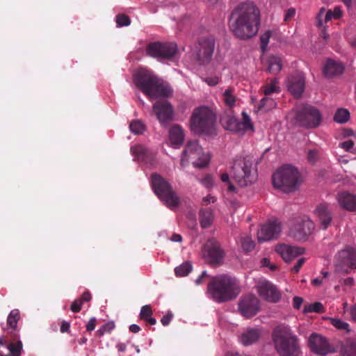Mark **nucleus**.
Instances as JSON below:
<instances>
[{
  "mask_svg": "<svg viewBox=\"0 0 356 356\" xmlns=\"http://www.w3.org/2000/svg\"><path fill=\"white\" fill-rule=\"evenodd\" d=\"M336 272L348 274L350 270L356 268V250L346 247L339 251L334 257Z\"/></svg>",
  "mask_w": 356,
  "mask_h": 356,
  "instance_id": "11",
  "label": "nucleus"
},
{
  "mask_svg": "<svg viewBox=\"0 0 356 356\" xmlns=\"http://www.w3.org/2000/svg\"><path fill=\"white\" fill-rule=\"evenodd\" d=\"M152 315V310L150 305H146L141 307L140 317L141 319L145 320L147 317Z\"/></svg>",
  "mask_w": 356,
  "mask_h": 356,
  "instance_id": "49",
  "label": "nucleus"
},
{
  "mask_svg": "<svg viewBox=\"0 0 356 356\" xmlns=\"http://www.w3.org/2000/svg\"><path fill=\"white\" fill-rule=\"evenodd\" d=\"M19 318V311L17 309H13L7 318L8 325L13 329H15Z\"/></svg>",
  "mask_w": 356,
  "mask_h": 356,
  "instance_id": "37",
  "label": "nucleus"
},
{
  "mask_svg": "<svg viewBox=\"0 0 356 356\" xmlns=\"http://www.w3.org/2000/svg\"><path fill=\"white\" fill-rule=\"evenodd\" d=\"M281 231V225L277 220H270L258 230V241L262 243L276 238L280 234Z\"/></svg>",
  "mask_w": 356,
  "mask_h": 356,
  "instance_id": "19",
  "label": "nucleus"
},
{
  "mask_svg": "<svg viewBox=\"0 0 356 356\" xmlns=\"http://www.w3.org/2000/svg\"><path fill=\"white\" fill-rule=\"evenodd\" d=\"M144 124L138 120L132 121L129 124L130 131L135 134H141L145 131Z\"/></svg>",
  "mask_w": 356,
  "mask_h": 356,
  "instance_id": "39",
  "label": "nucleus"
},
{
  "mask_svg": "<svg viewBox=\"0 0 356 356\" xmlns=\"http://www.w3.org/2000/svg\"><path fill=\"white\" fill-rule=\"evenodd\" d=\"M173 318V314L171 312H168L165 315H164L161 319V322L163 326H166L169 325L170 321Z\"/></svg>",
  "mask_w": 356,
  "mask_h": 356,
  "instance_id": "55",
  "label": "nucleus"
},
{
  "mask_svg": "<svg viewBox=\"0 0 356 356\" xmlns=\"http://www.w3.org/2000/svg\"><path fill=\"white\" fill-rule=\"evenodd\" d=\"M131 152L134 156V160L147 163L153 158L152 152L143 145L132 146L131 147Z\"/></svg>",
  "mask_w": 356,
  "mask_h": 356,
  "instance_id": "27",
  "label": "nucleus"
},
{
  "mask_svg": "<svg viewBox=\"0 0 356 356\" xmlns=\"http://www.w3.org/2000/svg\"><path fill=\"white\" fill-rule=\"evenodd\" d=\"M22 348V343L18 341L17 343H10L8 346V349L11 353L12 356H19Z\"/></svg>",
  "mask_w": 356,
  "mask_h": 356,
  "instance_id": "44",
  "label": "nucleus"
},
{
  "mask_svg": "<svg viewBox=\"0 0 356 356\" xmlns=\"http://www.w3.org/2000/svg\"><path fill=\"white\" fill-rule=\"evenodd\" d=\"M337 202L343 209L350 211H356V195L347 192H342L337 195Z\"/></svg>",
  "mask_w": 356,
  "mask_h": 356,
  "instance_id": "25",
  "label": "nucleus"
},
{
  "mask_svg": "<svg viewBox=\"0 0 356 356\" xmlns=\"http://www.w3.org/2000/svg\"><path fill=\"white\" fill-rule=\"evenodd\" d=\"M152 110L159 122L163 125H167L173 119V108L165 99L159 100L154 103Z\"/></svg>",
  "mask_w": 356,
  "mask_h": 356,
  "instance_id": "18",
  "label": "nucleus"
},
{
  "mask_svg": "<svg viewBox=\"0 0 356 356\" xmlns=\"http://www.w3.org/2000/svg\"><path fill=\"white\" fill-rule=\"evenodd\" d=\"M257 292L261 297L272 302H278L281 298V294L277 288L266 280L261 281L258 284Z\"/></svg>",
  "mask_w": 356,
  "mask_h": 356,
  "instance_id": "21",
  "label": "nucleus"
},
{
  "mask_svg": "<svg viewBox=\"0 0 356 356\" xmlns=\"http://www.w3.org/2000/svg\"><path fill=\"white\" fill-rule=\"evenodd\" d=\"M241 247L245 252H251L254 250L255 244L250 236L241 237Z\"/></svg>",
  "mask_w": 356,
  "mask_h": 356,
  "instance_id": "41",
  "label": "nucleus"
},
{
  "mask_svg": "<svg viewBox=\"0 0 356 356\" xmlns=\"http://www.w3.org/2000/svg\"><path fill=\"white\" fill-rule=\"evenodd\" d=\"M220 179L223 183L227 184V191L235 193L236 192V187L231 183L229 176L227 173H223L220 176Z\"/></svg>",
  "mask_w": 356,
  "mask_h": 356,
  "instance_id": "46",
  "label": "nucleus"
},
{
  "mask_svg": "<svg viewBox=\"0 0 356 356\" xmlns=\"http://www.w3.org/2000/svg\"><path fill=\"white\" fill-rule=\"evenodd\" d=\"M305 262V258L299 259L298 260L296 264L293 267L292 270L296 273H298L300 268L302 267V266L304 264Z\"/></svg>",
  "mask_w": 356,
  "mask_h": 356,
  "instance_id": "59",
  "label": "nucleus"
},
{
  "mask_svg": "<svg viewBox=\"0 0 356 356\" xmlns=\"http://www.w3.org/2000/svg\"><path fill=\"white\" fill-rule=\"evenodd\" d=\"M270 36L271 32L270 31H267L260 37L261 49L263 53H264L267 50V47L269 43Z\"/></svg>",
  "mask_w": 356,
  "mask_h": 356,
  "instance_id": "43",
  "label": "nucleus"
},
{
  "mask_svg": "<svg viewBox=\"0 0 356 356\" xmlns=\"http://www.w3.org/2000/svg\"><path fill=\"white\" fill-rule=\"evenodd\" d=\"M200 225L202 228L209 227L213 220V213L211 209H202L200 211Z\"/></svg>",
  "mask_w": 356,
  "mask_h": 356,
  "instance_id": "32",
  "label": "nucleus"
},
{
  "mask_svg": "<svg viewBox=\"0 0 356 356\" xmlns=\"http://www.w3.org/2000/svg\"><path fill=\"white\" fill-rule=\"evenodd\" d=\"M203 257L211 264H218L222 260L225 253L219 243L213 238L208 240L202 250Z\"/></svg>",
  "mask_w": 356,
  "mask_h": 356,
  "instance_id": "17",
  "label": "nucleus"
},
{
  "mask_svg": "<svg viewBox=\"0 0 356 356\" xmlns=\"http://www.w3.org/2000/svg\"><path fill=\"white\" fill-rule=\"evenodd\" d=\"M177 51V45L174 42H153L148 44L146 48L147 54L158 60L171 59Z\"/></svg>",
  "mask_w": 356,
  "mask_h": 356,
  "instance_id": "12",
  "label": "nucleus"
},
{
  "mask_svg": "<svg viewBox=\"0 0 356 356\" xmlns=\"http://www.w3.org/2000/svg\"><path fill=\"white\" fill-rule=\"evenodd\" d=\"M200 183L207 188L210 189L214 185V180L211 175H207L204 177L200 179Z\"/></svg>",
  "mask_w": 356,
  "mask_h": 356,
  "instance_id": "48",
  "label": "nucleus"
},
{
  "mask_svg": "<svg viewBox=\"0 0 356 356\" xmlns=\"http://www.w3.org/2000/svg\"><path fill=\"white\" fill-rule=\"evenodd\" d=\"M303 299L300 297L296 296L293 298V307L299 309L302 304Z\"/></svg>",
  "mask_w": 356,
  "mask_h": 356,
  "instance_id": "62",
  "label": "nucleus"
},
{
  "mask_svg": "<svg viewBox=\"0 0 356 356\" xmlns=\"http://www.w3.org/2000/svg\"><path fill=\"white\" fill-rule=\"evenodd\" d=\"M289 91L295 97H300L305 89V79L302 73L298 72L291 75L286 83Z\"/></svg>",
  "mask_w": 356,
  "mask_h": 356,
  "instance_id": "22",
  "label": "nucleus"
},
{
  "mask_svg": "<svg viewBox=\"0 0 356 356\" xmlns=\"http://www.w3.org/2000/svg\"><path fill=\"white\" fill-rule=\"evenodd\" d=\"M134 82L149 99L167 97L172 92L168 83H164L152 71L147 69H139L134 74Z\"/></svg>",
  "mask_w": 356,
  "mask_h": 356,
  "instance_id": "2",
  "label": "nucleus"
},
{
  "mask_svg": "<svg viewBox=\"0 0 356 356\" xmlns=\"http://www.w3.org/2000/svg\"><path fill=\"white\" fill-rule=\"evenodd\" d=\"M325 11V8H321L318 12V13L316 15V26L318 27H323V24H325L323 20V15Z\"/></svg>",
  "mask_w": 356,
  "mask_h": 356,
  "instance_id": "50",
  "label": "nucleus"
},
{
  "mask_svg": "<svg viewBox=\"0 0 356 356\" xmlns=\"http://www.w3.org/2000/svg\"><path fill=\"white\" fill-rule=\"evenodd\" d=\"M343 70L344 67L341 63L328 59L324 65L323 74L325 76L332 77L341 74Z\"/></svg>",
  "mask_w": 356,
  "mask_h": 356,
  "instance_id": "29",
  "label": "nucleus"
},
{
  "mask_svg": "<svg viewBox=\"0 0 356 356\" xmlns=\"http://www.w3.org/2000/svg\"><path fill=\"white\" fill-rule=\"evenodd\" d=\"M261 334V329L257 327L249 328L243 332L240 338V341L245 346H250L259 340Z\"/></svg>",
  "mask_w": 356,
  "mask_h": 356,
  "instance_id": "28",
  "label": "nucleus"
},
{
  "mask_svg": "<svg viewBox=\"0 0 356 356\" xmlns=\"http://www.w3.org/2000/svg\"><path fill=\"white\" fill-rule=\"evenodd\" d=\"M215 48V40L213 37L201 38L195 47V54L200 65L210 62Z\"/></svg>",
  "mask_w": 356,
  "mask_h": 356,
  "instance_id": "15",
  "label": "nucleus"
},
{
  "mask_svg": "<svg viewBox=\"0 0 356 356\" xmlns=\"http://www.w3.org/2000/svg\"><path fill=\"white\" fill-rule=\"evenodd\" d=\"M350 118V113L347 109H338L334 116V120L338 123L343 124L348 122Z\"/></svg>",
  "mask_w": 356,
  "mask_h": 356,
  "instance_id": "35",
  "label": "nucleus"
},
{
  "mask_svg": "<svg viewBox=\"0 0 356 356\" xmlns=\"http://www.w3.org/2000/svg\"><path fill=\"white\" fill-rule=\"evenodd\" d=\"M82 305V301L79 299H76L72 303L70 309L74 313L79 312L81 309Z\"/></svg>",
  "mask_w": 356,
  "mask_h": 356,
  "instance_id": "53",
  "label": "nucleus"
},
{
  "mask_svg": "<svg viewBox=\"0 0 356 356\" xmlns=\"http://www.w3.org/2000/svg\"><path fill=\"white\" fill-rule=\"evenodd\" d=\"M238 311L245 318L255 316L260 309L259 299L252 294L242 296L238 302Z\"/></svg>",
  "mask_w": 356,
  "mask_h": 356,
  "instance_id": "16",
  "label": "nucleus"
},
{
  "mask_svg": "<svg viewBox=\"0 0 356 356\" xmlns=\"http://www.w3.org/2000/svg\"><path fill=\"white\" fill-rule=\"evenodd\" d=\"M315 213L320 222L321 227L326 229L332 220V216L327 204H321L315 209Z\"/></svg>",
  "mask_w": 356,
  "mask_h": 356,
  "instance_id": "24",
  "label": "nucleus"
},
{
  "mask_svg": "<svg viewBox=\"0 0 356 356\" xmlns=\"http://www.w3.org/2000/svg\"><path fill=\"white\" fill-rule=\"evenodd\" d=\"M330 323L338 330H344L346 332H349L350 331L348 323L341 319L330 318Z\"/></svg>",
  "mask_w": 356,
  "mask_h": 356,
  "instance_id": "40",
  "label": "nucleus"
},
{
  "mask_svg": "<svg viewBox=\"0 0 356 356\" xmlns=\"http://www.w3.org/2000/svg\"><path fill=\"white\" fill-rule=\"evenodd\" d=\"M203 81L210 86H216L219 82V77L217 76H209L202 79Z\"/></svg>",
  "mask_w": 356,
  "mask_h": 356,
  "instance_id": "51",
  "label": "nucleus"
},
{
  "mask_svg": "<svg viewBox=\"0 0 356 356\" xmlns=\"http://www.w3.org/2000/svg\"><path fill=\"white\" fill-rule=\"evenodd\" d=\"M240 291L238 281L226 275L212 277L207 286L208 297L218 303L236 298Z\"/></svg>",
  "mask_w": 356,
  "mask_h": 356,
  "instance_id": "3",
  "label": "nucleus"
},
{
  "mask_svg": "<svg viewBox=\"0 0 356 356\" xmlns=\"http://www.w3.org/2000/svg\"><path fill=\"white\" fill-rule=\"evenodd\" d=\"M115 328L113 322H108L104 324L98 330L97 332L99 336H102L106 332H110Z\"/></svg>",
  "mask_w": 356,
  "mask_h": 356,
  "instance_id": "47",
  "label": "nucleus"
},
{
  "mask_svg": "<svg viewBox=\"0 0 356 356\" xmlns=\"http://www.w3.org/2000/svg\"><path fill=\"white\" fill-rule=\"evenodd\" d=\"M350 316H351V318L354 321H356V304L354 305L350 310Z\"/></svg>",
  "mask_w": 356,
  "mask_h": 356,
  "instance_id": "64",
  "label": "nucleus"
},
{
  "mask_svg": "<svg viewBox=\"0 0 356 356\" xmlns=\"http://www.w3.org/2000/svg\"><path fill=\"white\" fill-rule=\"evenodd\" d=\"M216 201V198L211 195H208L202 199V202L204 204H209L210 203H214Z\"/></svg>",
  "mask_w": 356,
  "mask_h": 356,
  "instance_id": "61",
  "label": "nucleus"
},
{
  "mask_svg": "<svg viewBox=\"0 0 356 356\" xmlns=\"http://www.w3.org/2000/svg\"><path fill=\"white\" fill-rule=\"evenodd\" d=\"M151 185L154 193L168 208L175 210L178 207L179 197L163 177L158 174H153L151 177Z\"/></svg>",
  "mask_w": 356,
  "mask_h": 356,
  "instance_id": "7",
  "label": "nucleus"
},
{
  "mask_svg": "<svg viewBox=\"0 0 356 356\" xmlns=\"http://www.w3.org/2000/svg\"><path fill=\"white\" fill-rule=\"evenodd\" d=\"M339 146L344 149L347 152H351L354 146V143L351 140H348L343 143H339Z\"/></svg>",
  "mask_w": 356,
  "mask_h": 356,
  "instance_id": "52",
  "label": "nucleus"
},
{
  "mask_svg": "<svg viewBox=\"0 0 356 356\" xmlns=\"http://www.w3.org/2000/svg\"><path fill=\"white\" fill-rule=\"evenodd\" d=\"M282 67V61L280 56L271 55L266 59V70L268 72L276 74Z\"/></svg>",
  "mask_w": 356,
  "mask_h": 356,
  "instance_id": "30",
  "label": "nucleus"
},
{
  "mask_svg": "<svg viewBox=\"0 0 356 356\" xmlns=\"http://www.w3.org/2000/svg\"><path fill=\"white\" fill-rule=\"evenodd\" d=\"M272 179L274 187L284 193L296 191L301 183L299 171L291 165H285L277 169Z\"/></svg>",
  "mask_w": 356,
  "mask_h": 356,
  "instance_id": "6",
  "label": "nucleus"
},
{
  "mask_svg": "<svg viewBox=\"0 0 356 356\" xmlns=\"http://www.w3.org/2000/svg\"><path fill=\"white\" fill-rule=\"evenodd\" d=\"M192 270V265L186 261L175 268V273L177 277L186 276Z\"/></svg>",
  "mask_w": 356,
  "mask_h": 356,
  "instance_id": "36",
  "label": "nucleus"
},
{
  "mask_svg": "<svg viewBox=\"0 0 356 356\" xmlns=\"http://www.w3.org/2000/svg\"><path fill=\"white\" fill-rule=\"evenodd\" d=\"M342 356H356V341L348 339L341 347Z\"/></svg>",
  "mask_w": 356,
  "mask_h": 356,
  "instance_id": "33",
  "label": "nucleus"
},
{
  "mask_svg": "<svg viewBox=\"0 0 356 356\" xmlns=\"http://www.w3.org/2000/svg\"><path fill=\"white\" fill-rule=\"evenodd\" d=\"M314 223L309 218L298 219L291 227L289 235L296 241H305L314 229Z\"/></svg>",
  "mask_w": 356,
  "mask_h": 356,
  "instance_id": "14",
  "label": "nucleus"
},
{
  "mask_svg": "<svg viewBox=\"0 0 356 356\" xmlns=\"http://www.w3.org/2000/svg\"><path fill=\"white\" fill-rule=\"evenodd\" d=\"M184 132L183 129L177 124L173 125L169 131V139L171 146L178 149L183 144L184 140Z\"/></svg>",
  "mask_w": 356,
  "mask_h": 356,
  "instance_id": "26",
  "label": "nucleus"
},
{
  "mask_svg": "<svg viewBox=\"0 0 356 356\" xmlns=\"http://www.w3.org/2000/svg\"><path fill=\"white\" fill-rule=\"evenodd\" d=\"M275 348L280 356H298L300 351L297 336L286 325L276 326L272 333Z\"/></svg>",
  "mask_w": 356,
  "mask_h": 356,
  "instance_id": "4",
  "label": "nucleus"
},
{
  "mask_svg": "<svg viewBox=\"0 0 356 356\" xmlns=\"http://www.w3.org/2000/svg\"><path fill=\"white\" fill-rule=\"evenodd\" d=\"M296 14V10L295 8H291L288 9L285 13L284 20L285 22L289 21L291 18H293L295 16Z\"/></svg>",
  "mask_w": 356,
  "mask_h": 356,
  "instance_id": "56",
  "label": "nucleus"
},
{
  "mask_svg": "<svg viewBox=\"0 0 356 356\" xmlns=\"http://www.w3.org/2000/svg\"><path fill=\"white\" fill-rule=\"evenodd\" d=\"M280 91V87L277 85V79H273L270 83H268L264 87L263 92L265 95L268 96L273 93H279Z\"/></svg>",
  "mask_w": 356,
  "mask_h": 356,
  "instance_id": "38",
  "label": "nucleus"
},
{
  "mask_svg": "<svg viewBox=\"0 0 356 356\" xmlns=\"http://www.w3.org/2000/svg\"><path fill=\"white\" fill-rule=\"evenodd\" d=\"M333 19H339L342 16L343 12L339 6H336L332 10Z\"/></svg>",
  "mask_w": 356,
  "mask_h": 356,
  "instance_id": "58",
  "label": "nucleus"
},
{
  "mask_svg": "<svg viewBox=\"0 0 356 356\" xmlns=\"http://www.w3.org/2000/svg\"><path fill=\"white\" fill-rule=\"evenodd\" d=\"M275 251L286 262H290L295 257L304 253L303 248L286 244L277 245Z\"/></svg>",
  "mask_w": 356,
  "mask_h": 356,
  "instance_id": "23",
  "label": "nucleus"
},
{
  "mask_svg": "<svg viewBox=\"0 0 356 356\" xmlns=\"http://www.w3.org/2000/svg\"><path fill=\"white\" fill-rule=\"evenodd\" d=\"M309 345L312 352L321 356L335 352L334 348L330 346L327 339L316 333H313L310 335Z\"/></svg>",
  "mask_w": 356,
  "mask_h": 356,
  "instance_id": "20",
  "label": "nucleus"
},
{
  "mask_svg": "<svg viewBox=\"0 0 356 356\" xmlns=\"http://www.w3.org/2000/svg\"><path fill=\"white\" fill-rule=\"evenodd\" d=\"M115 22L118 26H127L131 23L129 17L124 14H119L115 17Z\"/></svg>",
  "mask_w": 356,
  "mask_h": 356,
  "instance_id": "45",
  "label": "nucleus"
},
{
  "mask_svg": "<svg viewBox=\"0 0 356 356\" xmlns=\"http://www.w3.org/2000/svg\"><path fill=\"white\" fill-rule=\"evenodd\" d=\"M318 152L315 149L309 150L308 152V161L312 164H314L318 159Z\"/></svg>",
  "mask_w": 356,
  "mask_h": 356,
  "instance_id": "54",
  "label": "nucleus"
},
{
  "mask_svg": "<svg viewBox=\"0 0 356 356\" xmlns=\"http://www.w3.org/2000/svg\"><path fill=\"white\" fill-rule=\"evenodd\" d=\"M228 24L236 38L250 39L257 34L259 29V9L252 2L242 3L232 11Z\"/></svg>",
  "mask_w": 356,
  "mask_h": 356,
  "instance_id": "1",
  "label": "nucleus"
},
{
  "mask_svg": "<svg viewBox=\"0 0 356 356\" xmlns=\"http://www.w3.org/2000/svg\"><path fill=\"white\" fill-rule=\"evenodd\" d=\"M238 100L234 89L233 88H227L222 93V101L226 106L229 108H233Z\"/></svg>",
  "mask_w": 356,
  "mask_h": 356,
  "instance_id": "31",
  "label": "nucleus"
},
{
  "mask_svg": "<svg viewBox=\"0 0 356 356\" xmlns=\"http://www.w3.org/2000/svg\"><path fill=\"white\" fill-rule=\"evenodd\" d=\"M277 106L276 102L268 97H265L261 99L258 109L261 111L268 112Z\"/></svg>",
  "mask_w": 356,
  "mask_h": 356,
  "instance_id": "34",
  "label": "nucleus"
},
{
  "mask_svg": "<svg viewBox=\"0 0 356 356\" xmlns=\"http://www.w3.org/2000/svg\"><path fill=\"white\" fill-rule=\"evenodd\" d=\"M216 115L207 106L194 109L190 120L191 130L195 134L214 136L216 134Z\"/></svg>",
  "mask_w": 356,
  "mask_h": 356,
  "instance_id": "5",
  "label": "nucleus"
},
{
  "mask_svg": "<svg viewBox=\"0 0 356 356\" xmlns=\"http://www.w3.org/2000/svg\"><path fill=\"white\" fill-rule=\"evenodd\" d=\"M322 274H323V278H319V277H316L315 279H314L312 280V284L315 286H319L320 284H321L322 282H323V278H326L327 276L328 275V272L327 271H323L322 272Z\"/></svg>",
  "mask_w": 356,
  "mask_h": 356,
  "instance_id": "57",
  "label": "nucleus"
},
{
  "mask_svg": "<svg viewBox=\"0 0 356 356\" xmlns=\"http://www.w3.org/2000/svg\"><path fill=\"white\" fill-rule=\"evenodd\" d=\"M210 161L209 154L203 151L202 146L196 140L189 141L182 152L181 166L184 168L192 163L197 168H203L208 165Z\"/></svg>",
  "mask_w": 356,
  "mask_h": 356,
  "instance_id": "8",
  "label": "nucleus"
},
{
  "mask_svg": "<svg viewBox=\"0 0 356 356\" xmlns=\"http://www.w3.org/2000/svg\"><path fill=\"white\" fill-rule=\"evenodd\" d=\"M95 323L96 318L95 317L91 318L86 325L87 330L90 332L93 331L95 328Z\"/></svg>",
  "mask_w": 356,
  "mask_h": 356,
  "instance_id": "60",
  "label": "nucleus"
},
{
  "mask_svg": "<svg viewBox=\"0 0 356 356\" xmlns=\"http://www.w3.org/2000/svg\"><path fill=\"white\" fill-rule=\"evenodd\" d=\"M323 312V305L319 302L308 304L307 305H305V307H304V312L305 313H308V312L321 313Z\"/></svg>",
  "mask_w": 356,
  "mask_h": 356,
  "instance_id": "42",
  "label": "nucleus"
},
{
  "mask_svg": "<svg viewBox=\"0 0 356 356\" xmlns=\"http://www.w3.org/2000/svg\"><path fill=\"white\" fill-rule=\"evenodd\" d=\"M222 122L225 128L236 133H244L247 131H253L254 127L251 119L245 111L242 113V120L239 121L234 115L223 118Z\"/></svg>",
  "mask_w": 356,
  "mask_h": 356,
  "instance_id": "13",
  "label": "nucleus"
},
{
  "mask_svg": "<svg viewBox=\"0 0 356 356\" xmlns=\"http://www.w3.org/2000/svg\"><path fill=\"white\" fill-rule=\"evenodd\" d=\"M323 20L325 23H327V22L330 21L332 19H333L332 17V13L331 10H329L327 11H325L324 15H323Z\"/></svg>",
  "mask_w": 356,
  "mask_h": 356,
  "instance_id": "63",
  "label": "nucleus"
},
{
  "mask_svg": "<svg viewBox=\"0 0 356 356\" xmlns=\"http://www.w3.org/2000/svg\"><path fill=\"white\" fill-rule=\"evenodd\" d=\"M295 123L307 129L318 127L322 120V115L316 107L305 105L299 108L294 117Z\"/></svg>",
  "mask_w": 356,
  "mask_h": 356,
  "instance_id": "9",
  "label": "nucleus"
},
{
  "mask_svg": "<svg viewBox=\"0 0 356 356\" xmlns=\"http://www.w3.org/2000/svg\"><path fill=\"white\" fill-rule=\"evenodd\" d=\"M233 172L234 179L242 187L253 184L257 179V171L249 160L243 159L236 162Z\"/></svg>",
  "mask_w": 356,
  "mask_h": 356,
  "instance_id": "10",
  "label": "nucleus"
}]
</instances>
